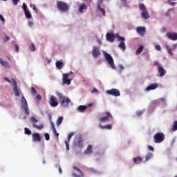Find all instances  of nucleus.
<instances>
[{"label": "nucleus", "mask_w": 177, "mask_h": 177, "mask_svg": "<svg viewBox=\"0 0 177 177\" xmlns=\"http://www.w3.org/2000/svg\"><path fill=\"white\" fill-rule=\"evenodd\" d=\"M102 53L104 55L105 60L107 62L108 64H109L110 67L113 70H115V64H114V59H113L111 55L104 50H102Z\"/></svg>", "instance_id": "obj_1"}, {"label": "nucleus", "mask_w": 177, "mask_h": 177, "mask_svg": "<svg viewBox=\"0 0 177 177\" xmlns=\"http://www.w3.org/2000/svg\"><path fill=\"white\" fill-rule=\"evenodd\" d=\"M139 9L142 12L141 15L145 20H147L150 17V15L149 14V11H147V8L144 3H139Z\"/></svg>", "instance_id": "obj_2"}, {"label": "nucleus", "mask_w": 177, "mask_h": 177, "mask_svg": "<svg viewBox=\"0 0 177 177\" xmlns=\"http://www.w3.org/2000/svg\"><path fill=\"white\" fill-rule=\"evenodd\" d=\"M57 96L59 97V103L62 105L64 104V103H66V104H68V103H71V100H70V98L63 96V94L59 92H57Z\"/></svg>", "instance_id": "obj_3"}, {"label": "nucleus", "mask_w": 177, "mask_h": 177, "mask_svg": "<svg viewBox=\"0 0 177 177\" xmlns=\"http://www.w3.org/2000/svg\"><path fill=\"white\" fill-rule=\"evenodd\" d=\"M21 106L22 109H24L25 114L26 115H30V110H28V104L27 103V100H26V97L22 95L21 97Z\"/></svg>", "instance_id": "obj_4"}, {"label": "nucleus", "mask_w": 177, "mask_h": 177, "mask_svg": "<svg viewBox=\"0 0 177 177\" xmlns=\"http://www.w3.org/2000/svg\"><path fill=\"white\" fill-rule=\"evenodd\" d=\"M118 41H119L118 47L120 49H122L123 52H125V49H127V46H125V37L122 36H117Z\"/></svg>", "instance_id": "obj_5"}, {"label": "nucleus", "mask_w": 177, "mask_h": 177, "mask_svg": "<svg viewBox=\"0 0 177 177\" xmlns=\"http://www.w3.org/2000/svg\"><path fill=\"white\" fill-rule=\"evenodd\" d=\"M155 65L158 66V75H157V77H164V75L167 74V70H165L164 67H162V66H161V64L158 62H156Z\"/></svg>", "instance_id": "obj_6"}, {"label": "nucleus", "mask_w": 177, "mask_h": 177, "mask_svg": "<svg viewBox=\"0 0 177 177\" xmlns=\"http://www.w3.org/2000/svg\"><path fill=\"white\" fill-rule=\"evenodd\" d=\"M71 74H73V71H71L69 73L63 74L62 82L64 85H71L72 80L68 78Z\"/></svg>", "instance_id": "obj_7"}, {"label": "nucleus", "mask_w": 177, "mask_h": 177, "mask_svg": "<svg viewBox=\"0 0 177 177\" xmlns=\"http://www.w3.org/2000/svg\"><path fill=\"white\" fill-rule=\"evenodd\" d=\"M106 93H107V95H109L110 96H115V97H118V96H120L121 95V93H120V90L117 88L107 90Z\"/></svg>", "instance_id": "obj_8"}, {"label": "nucleus", "mask_w": 177, "mask_h": 177, "mask_svg": "<svg viewBox=\"0 0 177 177\" xmlns=\"http://www.w3.org/2000/svg\"><path fill=\"white\" fill-rule=\"evenodd\" d=\"M57 6L59 10L61 12H66V10H68V6H67V4L63 1H58Z\"/></svg>", "instance_id": "obj_9"}, {"label": "nucleus", "mask_w": 177, "mask_h": 177, "mask_svg": "<svg viewBox=\"0 0 177 177\" xmlns=\"http://www.w3.org/2000/svg\"><path fill=\"white\" fill-rule=\"evenodd\" d=\"M22 9L25 13V17H26V19H31L32 17L31 12H30V10H28V8L27 7L26 3H23Z\"/></svg>", "instance_id": "obj_10"}, {"label": "nucleus", "mask_w": 177, "mask_h": 177, "mask_svg": "<svg viewBox=\"0 0 177 177\" xmlns=\"http://www.w3.org/2000/svg\"><path fill=\"white\" fill-rule=\"evenodd\" d=\"M106 115L100 118V122H109L110 120H113V115L109 112H106Z\"/></svg>", "instance_id": "obj_11"}, {"label": "nucleus", "mask_w": 177, "mask_h": 177, "mask_svg": "<svg viewBox=\"0 0 177 177\" xmlns=\"http://www.w3.org/2000/svg\"><path fill=\"white\" fill-rule=\"evenodd\" d=\"M12 86H13V92L15 95V96H20V93H21L20 90L17 88V82L15 79H12Z\"/></svg>", "instance_id": "obj_12"}, {"label": "nucleus", "mask_w": 177, "mask_h": 177, "mask_svg": "<svg viewBox=\"0 0 177 177\" xmlns=\"http://www.w3.org/2000/svg\"><path fill=\"white\" fill-rule=\"evenodd\" d=\"M49 104L51 107H57L59 106V102L56 100V97L50 95Z\"/></svg>", "instance_id": "obj_13"}, {"label": "nucleus", "mask_w": 177, "mask_h": 177, "mask_svg": "<svg viewBox=\"0 0 177 177\" xmlns=\"http://www.w3.org/2000/svg\"><path fill=\"white\" fill-rule=\"evenodd\" d=\"M102 3H103V0H97V7L99 12H101V13L102 14V16L104 17H106V10L102 8Z\"/></svg>", "instance_id": "obj_14"}, {"label": "nucleus", "mask_w": 177, "mask_h": 177, "mask_svg": "<svg viewBox=\"0 0 177 177\" xmlns=\"http://www.w3.org/2000/svg\"><path fill=\"white\" fill-rule=\"evenodd\" d=\"M92 55L95 59H97L99 56H100V50H99V48H97V46H93Z\"/></svg>", "instance_id": "obj_15"}, {"label": "nucleus", "mask_w": 177, "mask_h": 177, "mask_svg": "<svg viewBox=\"0 0 177 177\" xmlns=\"http://www.w3.org/2000/svg\"><path fill=\"white\" fill-rule=\"evenodd\" d=\"M166 37L171 41H177V33L176 32H167Z\"/></svg>", "instance_id": "obj_16"}, {"label": "nucleus", "mask_w": 177, "mask_h": 177, "mask_svg": "<svg viewBox=\"0 0 177 177\" xmlns=\"http://www.w3.org/2000/svg\"><path fill=\"white\" fill-rule=\"evenodd\" d=\"M106 41L108 42H114V38H115V35L114 32H107L106 35Z\"/></svg>", "instance_id": "obj_17"}, {"label": "nucleus", "mask_w": 177, "mask_h": 177, "mask_svg": "<svg viewBox=\"0 0 177 177\" xmlns=\"http://www.w3.org/2000/svg\"><path fill=\"white\" fill-rule=\"evenodd\" d=\"M136 31L139 35L143 37L146 34V28L145 27L139 26L137 27Z\"/></svg>", "instance_id": "obj_18"}, {"label": "nucleus", "mask_w": 177, "mask_h": 177, "mask_svg": "<svg viewBox=\"0 0 177 177\" xmlns=\"http://www.w3.org/2000/svg\"><path fill=\"white\" fill-rule=\"evenodd\" d=\"M177 48V44H174L172 46V48H169V46L166 45V49L167 50V53H169V55H170V56H172L173 53H172V50H175V49H176Z\"/></svg>", "instance_id": "obj_19"}, {"label": "nucleus", "mask_w": 177, "mask_h": 177, "mask_svg": "<svg viewBox=\"0 0 177 177\" xmlns=\"http://www.w3.org/2000/svg\"><path fill=\"white\" fill-rule=\"evenodd\" d=\"M158 88V84L157 83H153L149 86H148L146 88L145 91L146 92H149L150 91H154V89H157Z\"/></svg>", "instance_id": "obj_20"}, {"label": "nucleus", "mask_w": 177, "mask_h": 177, "mask_svg": "<svg viewBox=\"0 0 177 177\" xmlns=\"http://www.w3.org/2000/svg\"><path fill=\"white\" fill-rule=\"evenodd\" d=\"M48 117L53 133H57V131H56V127H55V123L53 122V121H52V115L49 114Z\"/></svg>", "instance_id": "obj_21"}, {"label": "nucleus", "mask_w": 177, "mask_h": 177, "mask_svg": "<svg viewBox=\"0 0 177 177\" xmlns=\"http://www.w3.org/2000/svg\"><path fill=\"white\" fill-rule=\"evenodd\" d=\"M86 9H88V6L83 3L79 6L78 12L79 13H84V10H86Z\"/></svg>", "instance_id": "obj_22"}, {"label": "nucleus", "mask_w": 177, "mask_h": 177, "mask_svg": "<svg viewBox=\"0 0 177 177\" xmlns=\"http://www.w3.org/2000/svg\"><path fill=\"white\" fill-rule=\"evenodd\" d=\"M0 64H1V66H3V67H5V68H9V67H10L9 66V63L6 61H3V59H2V58L0 57Z\"/></svg>", "instance_id": "obj_23"}, {"label": "nucleus", "mask_w": 177, "mask_h": 177, "mask_svg": "<svg viewBox=\"0 0 177 177\" xmlns=\"http://www.w3.org/2000/svg\"><path fill=\"white\" fill-rule=\"evenodd\" d=\"M88 109V106H84V105H80L77 108V111L79 113H84V111Z\"/></svg>", "instance_id": "obj_24"}, {"label": "nucleus", "mask_w": 177, "mask_h": 177, "mask_svg": "<svg viewBox=\"0 0 177 177\" xmlns=\"http://www.w3.org/2000/svg\"><path fill=\"white\" fill-rule=\"evenodd\" d=\"M55 66L58 70H62L63 68V61H58L55 63Z\"/></svg>", "instance_id": "obj_25"}, {"label": "nucleus", "mask_w": 177, "mask_h": 177, "mask_svg": "<svg viewBox=\"0 0 177 177\" xmlns=\"http://www.w3.org/2000/svg\"><path fill=\"white\" fill-rule=\"evenodd\" d=\"M64 118L63 116H59L56 121V125L57 127H60L62 124V122H63Z\"/></svg>", "instance_id": "obj_26"}, {"label": "nucleus", "mask_w": 177, "mask_h": 177, "mask_svg": "<svg viewBox=\"0 0 177 177\" xmlns=\"http://www.w3.org/2000/svg\"><path fill=\"white\" fill-rule=\"evenodd\" d=\"M160 103L163 104V106H167V102L165 101V98H160L158 100L156 101V104Z\"/></svg>", "instance_id": "obj_27"}, {"label": "nucleus", "mask_w": 177, "mask_h": 177, "mask_svg": "<svg viewBox=\"0 0 177 177\" xmlns=\"http://www.w3.org/2000/svg\"><path fill=\"white\" fill-rule=\"evenodd\" d=\"M99 127L100 128H101V129H111V128H113L111 124H106L105 126H102V124H100Z\"/></svg>", "instance_id": "obj_28"}, {"label": "nucleus", "mask_w": 177, "mask_h": 177, "mask_svg": "<svg viewBox=\"0 0 177 177\" xmlns=\"http://www.w3.org/2000/svg\"><path fill=\"white\" fill-rule=\"evenodd\" d=\"M143 51V46L140 45L136 50V55H140V53Z\"/></svg>", "instance_id": "obj_29"}, {"label": "nucleus", "mask_w": 177, "mask_h": 177, "mask_svg": "<svg viewBox=\"0 0 177 177\" xmlns=\"http://www.w3.org/2000/svg\"><path fill=\"white\" fill-rule=\"evenodd\" d=\"M33 127L34 128H36V129H39V130H41V129H44V124H39V126L37 125L36 124H33Z\"/></svg>", "instance_id": "obj_30"}, {"label": "nucleus", "mask_w": 177, "mask_h": 177, "mask_svg": "<svg viewBox=\"0 0 177 177\" xmlns=\"http://www.w3.org/2000/svg\"><path fill=\"white\" fill-rule=\"evenodd\" d=\"M172 131H177V120L173 123Z\"/></svg>", "instance_id": "obj_31"}, {"label": "nucleus", "mask_w": 177, "mask_h": 177, "mask_svg": "<svg viewBox=\"0 0 177 177\" xmlns=\"http://www.w3.org/2000/svg\"><path fill=\"white\" fill-rule=\"evenodd\" d=\"M30 121H31V122H32L33 125H34V124L38 122V120H37V118H35V117H34V116L30 118Z\"/></svg>", "instance_id": "obj_32"}, {"label": "nucleus", "mask_w": 177, "mask_h": 177, "mask_svg": "<svg viewBox=\"0 0 177 177\" xmlns=\"http://www.w3.org/2000/svg\"><path fill=\"white\" fill-rule=\"evenodd\" d=\"M29 48L30 50H32V52H34L35 50V45H34V44H32Z\"/></svg>", "instance_id": "obj_33"}, {"label": "nucleus", "mask_w": 177, "mask_h": 177, "mask_svg": "<svg viewBox=\"0 0 177 177\" xmlns=\"http://www.w3.org/2000/svg\"><path fill=\"white\" fill-rule=\"evenodd\" d=\"M31 93L32 95H37V90H35V88L34 87L31 88Z\"/></svg>", "instance_id": "obj_34"}, {"label": "nucleus", "mask_w": 177, "mask_h": 177, "mask_svg": "<svg viewBox=\"0 0 177 177\" xmlns=\"http://www.w3.org/2000/svg\"><path fill=\"white\" fill-rule=\"evenodd\" d=\"M121 1L124 6H127V5H128V2H129V0H121Z\"/></svg>", "instance_id": "obj_35"}, {"label": "nucleus", "mask_w": 177, "mask_h": 177, "mask_svg": "<svg viewBox=\"0 0 177 177\" xmlns=\"http://www.w3.org/2000/svg\"><path fill=\"white\" fill-rule=\"evenodd\" d=\"M0 20L2 21L3 24H5V17H3V15L0 14Z\"/></svg>", "instance_id": "obj_36"}, {"label": "nucleus", "mask_w": 177, "mask_h": 177, "mask_svg": "<svg viewBox=\"0 0 177 177\" xmlns=\"http://www.w3.org/2000/svg\"><path fill=\"white\" fill-rule=\"evenodd\" d=\"M30 8H32V9L37 12V7L35 6V4L30 3Z\"/></svg>", "instance_id": "obj_37"}, {"label": "nucleus", "mask_w": 177, "mask_h": 177, "mask_svg": "<svg viewBox=\"0 0 177 177\" xmlns=\"http://www.w3.org/2000/svg\"><path fill=\"white\" fill-rule=\"evenodd\" d=\"M155 48L156 50H161V46H160V44H156Z\"/></svg>", "instance_id": "obj_38"}, {"label": "nucleus", "mask_w": 177, "mask_h": 177, "mask_svg": "<svg viewBox=\"0 0 177 177\" xmlns=\"http://www.w3.org/2000/svg\"><path fill=\"white\" fill-rule=\"evenodd\" d=\"M4 80H6L7 82H9V84H13V82L12 80H10L8 77H5Z\"/></svg>", "instance_id": "obj_39"}, {"label": "nucleus", "mask_w": 177, "mask_h": 177, "mask_svg": "<svg viewBox=\"0 0 177 177\" xmlns=\"http://www.w3.org/2000/svg\"><path fill=\"white\" fill-rule=\"evenodd\" d=\"M19 2H20V0H12V3L15 6L17 5Z\"/></svg>", "instance_id": "obj_40"}, {"label": "nucleus", "mask_w": 177, "mask_h": 177, "mask_svg": "<svg viewBox=\"0 0 177 177\" xmlns=\"http://www.w3.org/2000/svg\"><path fill=\"white\" fill-rule=\"evenodd\" d=\"M171 1H172V0H169V1H168L169 5H170L171 6H174V5H175L176 3L172 2Z\"/></svg>", "instance_id": "obj_41"}, {"label": "nucleus", "mask_w": 177, "mask_h": 177, "mask_svg": "<svg viewBox=\"0 0 177 177\" xmlns=\"http://www.w3.org/2000/svg\"><path fill=\"white\" fill-rule=\"evenodd\" d=\"M144 113L143 111H138L136 112V115H138V117H140V115Z\"/></svg>", "instance_id": "obj_42"}, {"label": "nucleus", "mask_w": 177, "mask_h": 177, "mask_svg": "<svg viewBox=\"0 0 177 177\" xmlns=\"http://www.w3.org/2000/svg\"><path fill=\"white\" fill-rule=\"evenodd\" d=\"M36 99L37 100H42V97H41V95H37Z\"/></svg>", "instance_id": "obj_43"}, {"label": "nucleus", "mask_w": 177, "mask_h": 177, "mask_svg": "<svg viewBox=\"0 0 177 177\" xmlns=\"http://www.w3.org/2000/svg\"><path fill=\"white\" fill-rule=\"evenodd\" d=\"M25 133H31V131L28 129V128L25 127Z\"/></svg>", "instance_id": "obj_44"}, {"label": "nucleus", "mask_w": 177, "mask_h": 177, "mask_svg": "<svg viewBox=\"0 0 177 177\" xmlns=\"http://www.w3.org/2000/svg\"><path fill=\"white\" fill-rule=\"evenodd\" d=\"M33 25H34V23H32V21H28V26L29 27H32Z\"/></svg>", "instance_id": "obj_45"}, {"label": "nucleus", "mask_w": 177, "mask_h": 177, "mask_svg": "<svg viewBox=\"0 0 177 177\" xmlns=\"http://www.w3.org/2000/svg\"><path fill=\"white\" fill-rule=\"evenodd\" d=\"M9 39H10L9 36H6L3 41H4V42H8V41H9Z\"/></svg>", "instance_id": "obj_46"}, {"label": "nucleus", "mask_w": 177, "mask_h": 177, "mask_svg": "<svg viewBox=\"0 0 177 177\" xmlns=\"http://www.w3.org/2000/svg\"><path fill=\"white\" fill-rule=\"evenodd\" d=\"M15 48L16 52H19V45L15 44Z\"/></svg>", "instance_id": "obj_47"}, {"label": "nucleus", "mask_w": 177, "mask_h": 177, "mask_svg": "<svg viewBox=\"0 0 177 177\" xmlns=\"http://www.w3.org/2000/svg\"><path fill=\"white\" fill-rule=\"evenodd\" d=\"M119 68L121 70V71H122V70H124V66H122V64H119Z\"/></svg>", "instance_id": "obj_48"}, {"label": "nucleus", "mask_w": 177, "mask_h": 177, "mask_svg": "<svg viewBox=\"0 0 177 177\" xmlns=\"http://www.w3.org/2000/svg\"><path fill=\"white\" fill-rule=\"evenodd\" d=\"M171 10H174V9H169L166 13L167 16H169V12H171Z\"/></svg>", "instance_id": "obj_49"}, {"label": "nucleus", "mask_w": 177, "mask_h": 177, "mask_svg": "<svg viewBox=\"0 0 177 177\" xmlns=\"http://www.w3.org/2000/svg\"><path fill=\"white\" fill-rule=\"evenodd\" d=\"M92 106H93V103H89V104H88V107H92Z\"/></svg>", "instance_id": "obj_50"}, {"label": "nucleus", "mask_w": 177, "mask_h": 177, "mask_svg": "<svg viewBox=\"0 0 177 177\" xmlns=\"http://www.w3.org/2000/svg\"><path fill=\"white\" fill-rule=\"evenodd\" d=\"M98 44H99L100 45H102V41H100V40L98 39Z\"/></svg>", "instance_id": "obj_51"}, {"label": "nucleus", "mask_w": 177, "mask_h": 177, "mask_svg": "<svg viewBox=\"0 0 177 177\" xmlns=\"http://www.w3.org/2000/svg\"><path fill=\"white\" fill-rule=\"evenodd\" d=\"M93 92H97V89L94 88L93 91Z\"/></svg>", "instance_id": "obj_52"}, {"label": "nucleus", "mask_w": 177, "mask_h": 177, "mask_svg": "<svg viewBox=\"0 0 177 177\" xmlns=\"http://www.w3.org/2000/svg\"><path fill=\"white\" fill-rule=\"evenodd\" d=\"M24 118V120H26V119L27 118V117H26V116H25Z\"/></svg>", "instance_id": "obj_53"}, {"label": "nucleus", "mask_w": 177, "mask_h": 177, "mask_svg": "<svg viewBox=\"0 0 177 177\" xmlns=\"http://www.w3.org/2000/svg\"><path fill=\"white\" fill-rule=\"evenodd\" d=\"M157 133H162L161 132H158Z\"/></svg>", "instance_id": "obj_54"}, {"label": "nucleus", "mask_w": 177, "mask_h": 177, "mask_svg": "<svg viewBox=\"0 0 177 177\" xmlns=\"http://www.w3.org/2000/svg\"><path fill=\"white\" fill-rule=\"evenodd\" d=\"M2 1H8V0H2Z\"/></svg>", "instance_id": "obj_55"}, {"label": "nucleus", "mask_w": 177, "mask_h": 177, "mask_svg": "<svg viewBox=\"0 0 177 177\" xmlns=\"http://www.w3.org/2000/svg\"><path fill=\"white\" fill-rule=\"evenodd\" d=\"M71 133H74V132H71Z\"/></svg>", "instance_id": "obj_56"}, {"label": "nucleus", "mask_w": 177, "mask_h": 177, "mask_svg": "<svg viewBox=\"0 0 177 177\" xmlns=\"http://www.w3.org/2000/svg\"><path fill=\"white\" fill-rule=\"evenodd\" d=\"M83 1H88V0H83Z\"/></svg>", "instance_id": "obj_57"}, {"label": "nucleus", "mask_w": 177, "mask_h": 177, "mask_svg": "<svg viewBox=\"0 0 177 177\" xmlns=\"http://www.w3.org/2000/svg\"><path fill=\"white\" fill-rule=\"evenodd\" d=\"M172 1H176V0H172Z\"/></svg>", "instance_id": "obj_58"}]
</instances>
